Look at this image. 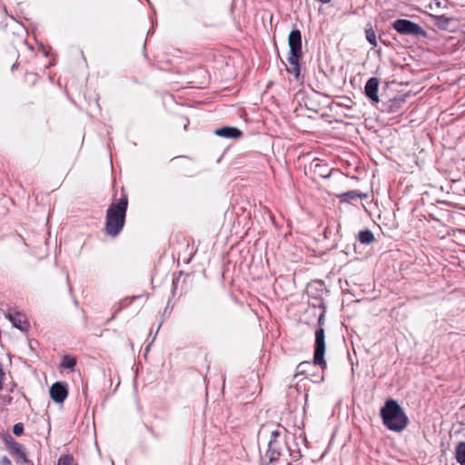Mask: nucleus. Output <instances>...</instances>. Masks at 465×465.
Wrapping results in <instances>:
<instances>
[{"label": "nucleus", "mask_w": 465, "mask_h": 465, "mask_svg": "<svg viewBox=\"0 0 465 465\" xmlns=\"http://www.w3.org/2000/svg\"><path fill=\"white\" fill-rule=\"evenodd\" d=\"M4 440H5V443L6 444V446L8 447V449L10 447H12V445H14L16 441L12 438V436L10 435H7L4 438Z\"/></svg>", "instance_id": "nucleus-19"}, {"label": "nucleus", "mask_w": 465, "mask_h": 465, "mask_svg": "<svg viewBox=\"0 0 465 465\" xmlns=\"http://www.w3.org/2000/svg\"><path fill=\"white\" fill-rule=\"evenodd\" d=\"M128 206L127 196L124 195L117 203H112L106 211L105 231L110 236H117L124 226Z\"/></svg>", "instance_id": "nucleus-2"}, {"label": "nucleus", "mask_w": 465, "mask_h": 465, "mask_svg": "<svg viewBox=\"0 0 465 465\" xmlns=\"http://www.w3.org/2000/svg\"><path fill=\"white\" fill-rule=\"evenodd\" d=\"M381 417L387 429L397 432L403 430L409 422L404 411L393 399L386 401L384 406L381 409Z\"/></svg>", "instance_id": "nucleus-1"}, {"label": "nucleus", "mask_w": 465, "mask_h": 465, "mask_svg": "<svg viewBox=\"0 0 465 465\" xmlns=\"http://www.w3.org/2000/svg\"><path fill=\"white\" fill-rule=\"evenodd\" d=\"M455 457L460 464L465 465V442H460L457 445L455 450Z\"/></svg>", "instance_id": "nucleus-11"}, {"label": "nucleus", "mask_w": 465, "mask_h": 465, "mask_svg": "<svg viewBox=\"0 0 465 465\" xmlns=\"http://www.w3.org/2000/svg\"><path fill=\"white\" fill-rule=\"evenodd\" d=\"M309 364H310V362H309V361H304V362L300 363V364H299V366H298V368H302V366H304V365H309Z\"/></svg>", "instance_id": "nucleus-21"}, {"label": "nucleus", "mask_w": 465, "mask_h": 465, "mask_svg": "<svg viewBox=\"0 0 465 465\" xmlns=\"http://www.w3.org/2000/svg\"><path fill=\"white\" fill-rule=\"evenodd\" d=\"M5 317L11 322L15 328L20 331H26L29 327L26 317L21 312H9L5 315Z\"/></svg>", "instance_id": "nucleus-8"}, {"label": "nucleus", "mask_w": 465, "mask_h": 465, "mask_svg": "<svg viewBox=\"0 0 465 465\" xmlns=\"http://www.w3.org/2000/svg\"><path fill=\"white\" fill-rule=\"evenodd\" d=\"M393 29L401 35H424L425 31L418 24L407 19H397L392 24Z\"/></svg>", "instance_id": "nucleus-5"}, {"label": "nucleus", "mask_w": 465, "mask_h": 465, "mask_svg": "<svg viewBox=\"0 0 465 465\" xmlns=\"http://www.w3.org/2000/svg\"><path fill=\"white\" fill-rule=\"evenodd\" d=\"M380 81L376 77L370 78L365 84V94L373 103L379 102L378 90Z\"/></svg>", "instance_id": "nucleus-7"}, {"label": "nucleus", "mask_w": 465, "mask_h": 465, "mask_svg": "<svg viewBox=\"0 0 465 465\" xmlns=\"http://www.w3.org/2000/svg\"><path fill=\"white\" fill-rule=\"evenodd\" d=\"M325 349V331L323 328L319 327L315 331L313 364L322 369L326 368V361L324 360Z\"/></svg>", "instance_id": "nucleus-4"}, {"label": "nucleus", "mask_w": 465, "mask_h": 465, "mask_svg": "<svg viewBox=\"0 0 465 465\" xmlns=\"http://www.w3.org/2000/svg\"><path fill=\"white\" fill-rule=\"evenodd\" d=\"M0 465H12L11 460L6 456H4L0 460Z\"/></svg>", "instance_id": "nucleus-20"}, {"label": "nucleus", "mask_w": 465, "mask_h": 465, "mask_svg": "<svg viewBox=\"0 0 465 465\" xmlns=\"http://www.w3.org/2000/svg\"><path fill=\"white\" fill-rule=\"evenodd\" d=\"M279 436H280V432H279V430H272V431L271 432V440H269V443H268V445H269V448H270V449H272L273 444H274V442H275L276 439H277Z\"/></svg>", "instance_id": "nucleus-17"}, {"label": "nucleus", "mask_w": 465, "mask_h": 465, "mask_svg": "<svg viewBox=\"0 0 465 465\" xmlns=\"http://www.w3.org/2000/svg\"><path fill=\"white\" fill-rule=\"evenodd\" d=\"M9 451L13 455H16L20 459L25 460V450L19 442H15L12 447L9 448Z\"/></svg>", "instance_id": "nucleus-12"}, {"label": "nucleus", "mask_w": 465, "mask_h": 465, "mask_svg": "<svg viewBox=\"0 0 465 465\" xmlns=\"http://www.w3.org/2000/svg\"><path fill=\"white\" fill-rule=\"evenodd\" d=\"M13 432L16 436H20L24 432V426L22 423H16L13 427Z\"/></svg>", "instance_id": "nucleus-18"}, {"label": "nucleus", "mask_w": 465, "mask_h": 465, "mask_svg": "<svg viewBox=\"0 0 465 465\" xmlns=\"http://www.w3.org/2000/svg\"><path fill=\"white\" fill-rule=\"evenodd\" d=\"M214 134L224 138H239L242 135V132L238 128L230 126L216 129Z\"/></svg>", "instance_id": "nucleus-9"}, {"label": "nucleus", "mask_w": 465, "mask_h": 465, "mask_svg": "<svg viewBox=\"0 0 465 465\" xmlns=\"http://www.w3.org/2000/svg\"><path fill=\"white\" fill-rule=\"evenodd\" d=\"M67 395V389L65 385L61 382H55L50 388V396L52 400L57 403L64 402Z\"/></svg>", "instance_id": "nucleus-6"}, {"label": "nucleus", "mask_w": 465, "mask_h": 465, "mask_svg": "<svg viewBox=\"0 0 465 465\" xmlns=\"http://www.w3.org/2000/svg\"><path fill=\"white\" fill-rule=\"evenodd\" d=\"M57 465H76L71 455H63L58 459Z\"/></svg>", "instance_id": "nucleus-15"}, {"label": "nucleus", "mask_w": 465, "mask_h": 465, "mask_svg": "<svg viewBox=\"0 0 465 465\" xmlns=\"http://www.w3.org/2000/svg\"><path fill=\"white\" fill-rule=\"evenodd\" d=\"M358 240L362 244H370L374 242V235L370 230H363L359 232Z\"/></svg>", "instance_id": "nucleus-10"}, {"label": "nucleus", "mask_w": 465, "mask_h": 465, "mask_svg": "<svg viewBox=\"0 0 465 465\" xmlns=\"http://www.w3.org/2000/svg\"><path fill=\"white\" fill-rule=\"evenodd\" d=\"M323 321H324L323 315L320 316V318H319V325H322L323 323Z\"/></svg>", "instance_id": "nucleus-22"}, {"label": "nucleus", "mask_w": 465, "mask_h": 465, "mask_svg": "<svg viewBox=\"0 0 465 465\" xmlns=\"http://www.w3.org/2000/svg\"><path fill=\"white\" fill-rule=\"evenodd\" d=\"M340 197L342 201H349L361 198V194H359L355 191H350L342 193Z\"/></svg>", "instance_id": "nucleus-16"}, {"label": "nucleus", "mask_w": 465, "mask_h": 465, "mask_svg": "<svg viewBox=\"0 0 465 465\" xmlns=\"http://www.w3.org/2000/svg\"><path fill=\"white\" fill-rule=\"evenodd\" d=\"M288 43L290 46L288 61L293 70L299 72V60L302 56V35L298 29L291 31Z\"/></svg>", "instance_id": "nucleus-3"}, {"label": "nucleus", "mask_w": 465, "mask_h": 465, "mask_svg": "<svg viewBox=\"0 0 465 465\" xmlns=\"http://www.w3.org/2000/svg\"><path fill=\"white\" fill-rule=\"evenodd\" d=\"M365 34H366V39L367 41L372 45V46H377V41H376V34L374 32V30L372 29V27H369L365 30Z\"/></svg>", "instance_id": "nucleus-14"}, {"label": "nucleus", "mask_w": 465, "mask_h": 465, "mask_svg": "<svg viewBox=\"0 0 465 465\" xmlns=\"http://www.w3.org/2000/svg\"><path fill=\"white\" fill-rule=\"evenodd\" d=\"M76 364V360L69 355L64 356L61 363V367L64 369L73 370Z\"/></svg>", "instance_id": "nucleus-13"}]
</instances>
